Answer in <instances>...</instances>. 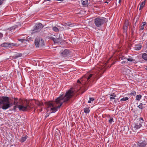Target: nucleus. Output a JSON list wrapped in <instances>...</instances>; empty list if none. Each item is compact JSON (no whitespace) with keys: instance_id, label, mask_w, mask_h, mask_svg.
I'll use <instances>...</instances> for the list:
<instances>
[{"instance_id":"obj_16","label":"nucleus","mask_w":147,"mask_h":147,"mask_svg":"<svg viewBox=\"0 0 147 147\" xmlns=\"http://www.w3.org/2000/svg\"><path fill=\"white\" fill-rule=\"evenodd\" d=\"M27 137H28L26 136H25L22 137L20 140V141L21 142H24L26 140Z\"/></svg>"},{"instance_id":"obj_27","label":"nucleus","mask_w":147,"mask_h":147,"mask_svg":"<svg viewBox=\"0 0 147 147\" xmlns=\"http://www.w3.org/2000/svg\"><path fill=\"white\" fill-rule=\"evenodd\" d=\"M137 121H141V123H142L143 122L144 120L142 117H140L139 119H137Z\"/></svg>"},{"instance_id":"obj_52","label":"nucleus","mask_w":147,"mask_h":147,"mask_svg":"<svg viewBox=\"0 0 147 147\" xmlns=\"http://www.w3.org/2000/svg\"><path fill=\"white\" fill-rule=\"evenodd\" d=\"M146 52L147 53V50L146 51Z\"/></svg>"},{"instance_id":"obj_34","label":"nucleus","mask_w":147,"mask_h":147,"mask_svg":"<svg viewBox=\"0 0 147 147\" xmlns=\"http://www.w3.org/2000/svg\"><path fill=\"white\" fill-rule=\"evenodd\" d=\"M113 118H111L109 121V122L111 124V123L113 121Z\"/></svg>"},{"instance_id":"obj_19","label":"nucleus","mask_w":147,"mask_h":147,"mask_svg":"<svg viewBox=\"0 0 147 147\" xmlns=\"http://www.w3.org/2000/svg\"><path fill=\"white\" fill-rule=\"evenodd\" d=\"M146 104H143L142 103H140L139 105L138 106V108L140 109H143V108L144 107V105H146Z\"/></svg>"},{"instance_id":"obj_40","label":"nucleus","mask_w":147,"mask_h":147,"mask_svg":"<svg viewBox=\"0 0 147 147\" xmlns=\"http://www.w3.org/2000/svg\"><path fill=\"white\" fill-rule=\"evenodd\" d=\"M110 95L111 96H114V97L116 96V95L114 93L113 94H111Z\"/></svg>"},{"instance_id":"obj_11","label":"nucleus","mask_w":147,"mask_h":147,"mask_svg":"<svg viewBox=\"0 0 147 147\" xmlns=\"http://www.w3.org/2000/svg\"><path fill=\"white\" fill-rule=\"evenodd\" d=\"M62 38L59 37L58 38H55L54 42L55 44L59 43H62Z\"/></svg>"},{"instance_id":"obj_12","label":"nucleus","mask_w":147,"mask_h":147,"mask_svg":"<svg viewBox=\"0 0 147 147\" xmlns=\"http://www.w3.org/2000/svg\"><path fill=\"white\" fill-rule=\"evenodd\" d=\"M147 143L145 142H138V145L139 147H144L145 146Z\"/></svg>"},{"instance_id":"obj_42","label":"nucleus","mask_w":147,"mask_h":147,"mask_svg":"<svg viewBox=\"0 0 147 147\" xmlns=\"http://www.w3.org/2000/svg\"><path fill=\"white\" fill-rule=\"evenodd\" d=\"M126 62L125 61H123L121 62V63L122 64H125Z\"/></svg>"},{"instance_id":"obj_13","label":"nucleus","mask_w":147,"mask_h":147,"mask_svg":"<svg viewBox=\"0 0 147 147\" xmlns=\"http://www.w3.org/2000/svg\"><path fill=\"white\" fill-rule=\"evenodd\" d=\"M63 25L65 26H73V24L70 22H67V23L65 22L63 23Z\"/></svg>"},{"instance_id":"obj_46","label":"nucleus","mask_w":147,"mask_h":147,"mask_svg":"<svg viewBox=\"0 0 147 147\" xmlns=\"http://www.w3.org/2000/svg\"><path fill=\"white\" fill-rule=\"evenodd\" d=\"M121 0H119V3H121Z\"/></svg>"},{"instance_id":"obj_14","label":"nucleus","mask_w":147,"mask_h":147,"mask_svg":"<svg viewBox=\"0 0 147 147\" xmlns=\"http://www.w3.org/2000/svg\"><path fill=\"white\" fill-rule=\"evenodd\" d=\"M139 5H140L139 10L142 9L145 5V1L142 2L140 3Z\"/></svg>"},{"instance_id":"obj_15","label":"nucleus","mask_w":147,"mask_h":147,"mask_svg":"<svg viewBox=\"0 0 147 147\" xmlns=\"http://www.w3.org/2000/svg\"><path fill=\"white\" fill-rule=\"evenodd\" d=\"M22 55V54L21 53H17L16 55L13 56V59H17L21 57Z\"/></svg>"},{"instance_id":"obj_45","label":"nucleus","mask_w":147,"mask_h":147,"mask_svg":"<svg viewBox=\"0 0 147 147\" xmlns=\"http://www.w3.org/2000/svg\"><path fill=\"white\" fill-rule=\"evenodd\" d=\"M114 102H115V103H116V102H117V100H114Z\"/></svg>"},{"instance_id":"obj_35","label":"nucleus","mask_w":147,"mask_h":147,"mask_svg":"<svg viewBox=\"0 0 147 147\" xmlns=\"http://www.w3.org/2000/svg\"><path fill=\"white\" fill-rule=\"evenodd\" d=\"M120 58L122 60H123V59H127L124 56H122V55L121 56H120Z\"/></svg>"},{"instance_id":"obj_7","label":"nucleus","mask_w":147,"mask_h":147,"mask_svg":"<svg viewBox=\"0 0 147 147\" xmlns=\"http://www.w3.org/2000/svg\"><path fill=\"white\" fill-rule=\"evenodd\" d=\"M142 126L141 121H137L132 125V129L133 131H135L137 129H139Z\"/></svg>"},{"instance_id":"obj_8","label":"nucleus","mask_w":147,"mask_h":147,"mask_svg":"<svg viewBox=\"0 0 147 147\" xmlns=\"http://www.w3.org/2000/svg\"><path fill=\"white\" fill-rule=\"evenodd\" d=\"M42 24L40 23L36 24L35 25V29L33 31V32H39L42 28Z\"/></svg>"},{"instance_id":"obj_9","label":"nucleus","mask_w":147,"mask_h":147,"mask_svg":"<svg viewBox=\"0 0 147 147\" xmlns=\"http://www.w3.org/2000/svg\"><path fill=\"white\" fill-rule=\"evenodd\" d=\"M16 45V44L9 42H4L1 45V46L3 47H12L15 46Z\"/></svg>"},{"instance_id":"obj_51","label":"nucleus","mask_w":147,"mask_h":147,"mask_svg":"<svg viewBox=\"0 0 147 147\" xmlns=\"http://www.w3.org/2000/svg\"><path fill=\"white\" fill-rule=\"evenodd\" d=\"M47 1H50V0H47Z\"/></svg>"},{"instance_id":"obj_50","label":"nucleus","mask_w":147,"mask_h":147,"mask_svg":"<svg viewBox=\"0 0 147 147\" xmlns=\"http://www.w3.org/2000/svg\"><path fill=\"white\" fill-rule=\"evenodd\" d=\"M105 3H108V2H105Z\"/></svg>"},{"instance_id":"obj_18","label":"nucleus","mask_w":147,"mask_h":147,"mask_svg":"<svg viewBox=\"0 0 147 147\" xmlns=\"http://www.w3.org/2000/svg\"><path fill=\"white\" fill-rule=\"evenodd\" d=\"M35 103L38 106H40L41 105H43L42 103H41L39 101L34 100Z\"/></svg>"},{"instance_id":"obj_48","label":"nucleus","mask_w":147,"mask_h":147,"mask_svg":"<svg viewBox=\"0 0 147 147\" xmlns=\"http://www.w3.org/2000/svg\"><path fill=\"white\" fill-rule=\"evenodd\" d=\"M48 116H49V115H46V117H48Z\"/></svg>"},{"instance_id":"obj_33","label":"nucleus","mask_w":147,"mask_h":147,"mask_svg":"<svg viewBox=\"0 0 147 147\" xmlns=\"http://www.w3.org/2000/svg\"><path fill=\"white\" fill-rule=\"evenodd\" d=\"M48 38L49 39H51V40H53V41L54 42L55 38L52 37L51 36H49L48 37Z\"/></svg>"},{"instance_id":"obj_36","label":"nucleus","mask_w":147,"mask_h":147,"mask_svg":"<svg viewBox=\"0 0 147 147\" xmlns=\"http://www.w3.org/2000/svg\"><path fill=\"white\" fill-rule=\"evenodd\" d=\"M18 40L19 41H21L22 42H23L25 40V39H18Z\"/></svg>"},{"instance_id":"obj_29","label":"nucleus","mask_w":147,"mask_h":147,"mask_svg":"<svg viewBox=\"0 0 147 147\" xmlns=\"http://www.w3.org/2000/svg\"><path fill=\"white\" fill-rule=\"evenodd\" d=\"M14 99L15 101L13 102L14 105H17V104L18 103V102L17 101V100L18 99L17 98H14Z\"/></svg>"},{"instance_id":"obj_39","label":"nucleus","mask_w":147,"mask_h":147,"mask_svg":"<svg viewBox=\"0 0 147 147\" xmlns=\"http://www.w3.org/2000/svg\"><path fill=\"white\" fill-rule=\"evenodd\" d=\"M3 36V34L2 33L0 32V39Z\"/></svg>"},{"instance_id":"obj_2","label":"nucleus","mask_w":147,"mask_h":147,"mask_svg":"<svg viewBox=\"0 0 147 147\" xmlns=\"http://www.w3.org/2000/svg\"><path fill=\"white\" fill-rule=\"evenodd\" d=\"M105 70V69L104 67H101L98 70H94L92 73L89 76L87 75L82 77L80 79L82 82L79 80H78L77 82L80 86L79 90H81L82 94L84 92L88 89V86L87 81L88 82L89 80L92 77L94 78L100 77Z\"/></svg>"},{"instance_id":"obj_31","label":"nucleus","mask_w":147,"mask_h":147,"mask_svg":"<svg viewBox=\"0 0 147 147\" xmlns=\"http://www.w3.org/2000/svg\"><path fill=\"white\" fill-rule=\"evenodd\" d=\"M16 27L15 26H13L12 27H10L8 29L10 30V31H11L13 29H15V28H16Z\"/></svg>"},{"instance_id":"obj_32","label":"nucleus","mask_w":147,"mask_h":147,"mask_svg":"<svg viewBox=\"0 0 147 147\" xmlns=\"http://www.w3.org/2000/svg\"><path fill=\"white\" fill-rule=\"evenodd\" d=\"M136 92L135 91L132 92L130 94L131 95L134 96H135L136 95Z\"/></svg>"},{"instance_id":"obj_43","label":"nucleus","mask_w":147,"mask_h":147,"mask_svg":"<svg viewBox=\"0 0 147 147\" xmlns=\"http://www.w3.org/2000/svg\"><path fill=\"white\" fill-rule=\"evenodd\" d=\"M2 3H3V1L1 0H0V5L2 4Z\"/></svg>"},{"instance_id":"obj_47","label":"nucleus","mask_w":147,"mask_h":147,"mask_svg":"<svg viewBox=\"0 0 147 147\" xmlns=\"http://www.w3.org/2000/svg\"><path fill=\"white\" fill-rule=\"evenodd\" d=\"M145 104L146 105V104H147V102H144L143 103V104Z\"/></svg>"},{"instance_id":"obj_4","label":"nucleus","mask_w":147,"mask_h":147,"mask_svg":"<svg viewBox=\"0 0 147 147\" xmlns=\"http://www.w3.org/2000/svg\"><path fill=\"white\" fill-rule=\"evenodd\" d=\"M2 104V108L6 110L13 105L12 103H10L9 98L7 96H0V105Z\"/></svg>"},{"instance_id":"obj_6","label":"nucleus","mask_w":147,"mask_h":147,"mask_svg":"<svg viewBox=\"0 0 147 147\" xmlns=\"http://www.w3.org/2000/svg\"><path fill=\"white\" fill-rule=\"evenodd\" d=\"M34 43L36 46L38 47L40 46L42 47L45 45L44 40L41 38H36L35 40Z\"/></svg>"},{"instance_id":"obj_38","label":"nucleus","mask_w":147,"mask_h":147,"mask_svg":"<svg viewBox=\"0 0 147 147\" xmlns=\"http://www.w3.org/2000/svg\"><path fill=\"white\" fill-rule=\"evenodd\" d=\"M89 99L91 101H93L94 100L93 98H90Z\"/></svg>"},{"instance_id":"obj_17","label":"nucleus","mask_w":147,"mask_h":147,"mask_svg":"<svg viewBox=\"0 0 147 147\" xmlns=\"http://www.w3.org/2000/svg\"><path fill=\"white\" fill-rule=\"evenodd\" d=\"M142 58L145 61H147V54L144 53L142 54Z\"/></svg>"},{"instance_id":"obj_20","label":"nucleus","mask_w":147,"mask_h":147,"mask_svg":"<svg viewBox=\"0 0 147 147\" xmlns=\"http://www.w3.org/2000/svg\"><path fill=\"white\" fill-rule=\"evenodd\" d=\"M141 45H140V44H139V45L136 46L135 47V50H139L141 49Z\"/></svg>"},{"instance_id":"obj_5","label":"nucleus","mask_w":147,"mask_h":147,"mask_svg":"<svg viewBox=\"0 0 147 147\" xmlns=\"http://www.w3.org/2000/svg\"><path fill=\"white\" fill-rule=\"evenodd\" d=\"M105 19L104 18H96L94 20V22L96 27H100L105 22Z\"/></svg>"},{"instance_id":"obj_53","label":"nucleus","mask_w":147,"mask_h":147,"mask_svg":"<svg viewBox=\"0 0 147 147\" xmlns=\"http://www.w3.org/2000/svg\"><path fill=\"white\" fill-rule=\"evenodd\" d=\"M146 69V70H147V68Z\"/></svg>"},{"instance_id":"obj_21","label":"nucleus","mask_w":147,"mask_h":147,"mask_svg":"<svg viewBox=\"0 0 147 147\" xmlns=\"http://www.w3.org/2000/svg\"><path fill=\"white\" fill-rule=\"evenodd\" d=\"M52 29L55 32H58L59 31V29L55 26L53 27L52 28Z\"/></svg>"},{"instance_id":"obj_26","label":"nucleus","mask_w":147,"mask_h":147,"mask_svg":"<svg viewBox=\"0 0 147 147\" xmlns=\"http://www.w3.org/2000/svg\"><path fill=\"white\" fill-rule=\"evenodd\" d=\"M84 112L85 113H89L90 112V110L88 108H84Z\"/></svg>"},{"instance_id":"obj_22","label":"nucleus","mask_w":147,"mask_h":147,"mask_svg":"<svg viewBox=\"0 0 147 147\" xmlns=\"http://www.w3.org/2000/svg\"><path fill=\"white\" fill-rule=\"evenodd\" d=\"M142 96L140 94L136 96V99L138 100H139L141 98Z\"/></svg>"},{"instance_id":"obj_1","label":"nucleus","mask_w":147,"mask_h":147,"mask_svg":"<svg viewBox=\"0 0 147 147\" xmlns=\"http://www.w3.org/2000/svg\"><path fill=\"white\" fill-rule=\"evenodd\" d=\"M71 88L66 93L61 94L60 96L55 99V101L53 103L48 102L47 105L48 108H51L52 111L51 113H54L57 110V108H59L64 102H65L69 100L74 95V91Z\"/></svg>"},{"instance_id":"obj_28","label":"nucleus","mask_w":147,"mask_h":147,"mask_svg":"<svg viewBox=\"0 0 147 147\" xmlns=\"http://www.w3.org/2000/svg\"><path fill=\"white\" fill-rule=\"evenodd\" d=\"M129 26V23L128 21L127 20H125L124 26L128 27Z\"/></svg>"},{"instance_id":"obj_3","label":"nucleus","mask_w":147,"mask_h":147,"mask_svg":"<svg viewBox=\"0 0 147 147\" xmlns=\"http://www.w3.org/2000/svg\"><path fill=\"white\" fill-rule=\"evenodd\" d=\"M17 108H18L20 111H26L30 110L32 108V107L31 106L30 104L29 103L27 100H25L23 102L22 104L14 106L13 110L15 111Z\"/></svg>"},{"instance_id":"obj_23","label":"nucleus","mask_w":147,"mask_h":147,"mask_svg":"<svg viewBox=\"0 0 147 147\" xmlns=\"http://www.w3.org/2000/svg\"><path fill=\"white\" fill-rule=\"evenodd\" d=\"M88 3V0H85L84 1H83L82 2V5H86Z\"/></svg>"},{"instance_id":"obj_44","label":"nucleus","mask_w":147,"mask_h":147,"mask_svg":"<svg viewBox=\"0 0 147 147\" xmlns=\"http://www.w3.org/2000/svg\"><path fill=\"white\" fill-rule=\"evenodd\" d=\"M88 103H91V101L90 100L88 101Z\"/></svg>"},{"instance_id":"obj_30","label":"nucleus","mask_w":147,"mask_h":147,"mask_svg":"<svg viewBox=\"0 0 147 147\" xmlns=\"http://www.w3.org/2000/svg\"><path fill=\"white\" fill-rule=\"evenodd\" d=\"M128 61H134L135 60V59H132V57H130L129 58H127V59Z\"/></svg>"},{"instance_id":"obj_37","label":"nucleus","mask_w":147,"mask_h":147,"mask_svg":"<svg viewBox=\"0 0 147 147\" xmlns=\"http://www.w3.org/2000/svg\"><path fill=\"white\" fill-rule=\"evenodd\" d=\"M128 27L123 26V29L124 30H126Z\"/></svg>"},{"instance_id":"obj_25","label":"nucleus","mask_w":147,"mask_h":147,"mask_svg":"<svg viewBox=\"0 0 147 147\" xmlns=\"http://www.w3.org/2000/svg\"><path fill=\"white\" fill-rule=\"evenodd\" d=\"M129 99V98L127 97H124L123 98L121 99L120 100V101H125L126 100H127Z\"/></svg>"},{"instance_id":"obj_49","label":"nucleus","mask_w":147,"mask_h":147,"mask_svg":"<svg viewBox=\"0 0 147 147\" xmlns=\"http://www.w3.org/2000/svg\"><path fill=\"white\" fill-rule=\"evenodd\" d=\"M146 47L147 48V42L146 43Z\"/></svg>"},{"instance_id":"obj_24","label":"nucleus","mask_w":147,"mask_h":147,"mask_svg":"<svg viewBox=\"0 0 147 147\" xmlns=\"http://www.w3.org/2000/svg\"><path fill=\"white\" fill-rule=\"evenodd\" d=\"M143 24L141 26V28L140 29L141 30H143L144 29L145 25L146 24V22H144L143 23Z\"/></svg>"},{"instance_id":"obj_10","label":"nucleus","mask_w":147,"mask_h":147,"mask_svg":"<svg viewBox=\"0 0 147 147\" xmlns=\"http://www.w3.org/2000/svg\"><path fill=\"white\" fill-rule=\"evenodd\" d=\"M61 54L63 57H67L70 55L69 50L65 49L61 53Z\"/></svg>"},{"instance_id":"obj_41","label":"nucleus","mask_w":147,"mask_h":147,"mask_svg":"<svg viewBox=\"0 0 147 147\" xmlns=\"http://www.w3.org/2000/svg\"><path fill=\"white\" fill-rule=\"evenodd\" d=\"M115 98L113 97H110V99L111 100L112 99H115Z\"/></svg>"}]
</instances>
